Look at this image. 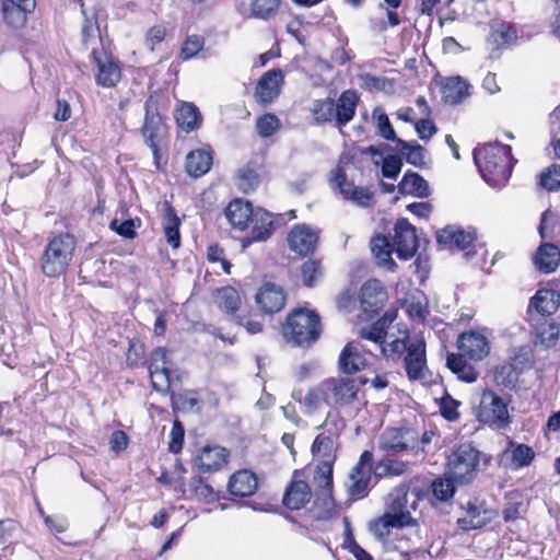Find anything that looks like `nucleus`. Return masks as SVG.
<instances>
[{
    "instance_id": "nucleus-1",
    "label": "nucleus",
    "mask_w": 560,
    "mask_h": 560,
    "mask_svg": "<svg viewBox=\"0 0 560 560\" xmlns=\"http://www.w3.org/2000/svg\"><path fill=\"white\" fill-rule=\"evenodd\" d=\"M171 352L163 348H155L148 363L144 345L131 341L127 352V364L132 368H142L148 365L151 383L155 390L170 393L171 407L175 412V393L172 389V360Z\"/></svg>"
},
{
    "instance_id": "nucleus-34",
    "label": "nucleus",
    "mask_w": 560,
    "mask_h": 560,
    "mask_svg": "<svg viewBox=\"0 0 560 560\" xmlns=\"http://www.w3.org/2000/svg\"><path fill=\"white\" fill-rule=\"evenodd\" d=\"M201 122L202 116L195 104L177 102V127L186 132H190L198 129Z\"/></svg>"
},
{
    "instance_id": "nucleus-38",
    "label": "nucleus",
    "mask_w": 560,
    "mask_h": 560,
    "mask_svg": "<svg viewBox=\"0 0 560 560\" xmlns=\"http://www.w3.org/2000/svg\"><path fill=\"white\" fill-rule=\"evenodd\" d=\"M468 83L460 77L448 78L442 88V98L451 105L459 104L468 96Z\"/></svg>"
},
{
    "instance_id": "nucleus-37",
    "label": "nucleus",
    "mask_w": 560,
    "mask_h": 560,
    "mask_svg": "<svg viewBox=\"0 0 560 560\" xmlns=\"http://www.w3.org/2000/svg\"><path fill=\"white\" fill-rule=\"evenodd\" d=\"M534 262L538 270L549 273L560 262V250L553 244H542L535 255Z\"/></svg>"
},
{
    "instance_id": "nucleus-14",
    "label": "nucleus",
    "mask_w": 560,
    "mask_h": 560,
    "mask_svg": "<svg viewBox=\"0 0 560 560\" xmlns=\"http://www.w3.org/2000/svg\"><path fill=\"white\" fill-rule=\"evenodd\" d=\"M320 230L306 223L292 226L287 235L288 247L299 256L313 254L319 242Z\"/></svg>"
},
{
    "instance_id": "nucleus-59",
    "label": "nucleus",
    "mask_w": 560,
    "mask_h": 560,
    "mask_svg": "<svg viewBox=\"0 0 560 560\" xmlns=\"http://www.w3.org/2000/svg\"><path fill=\"white\" fill-rule=\"evenodd\" d=\"M302 280H316L325 277V269L318 259H308L301 267Z\"/></svg>"
},
{
    "instance_id": "nucleus-47",
    "label": "nucleus",
    "mask_w": 560,
    "mask_h": 560,
    "mask_svg": "<svg viewBox=\"0 0 560 560\" xmlns=\"http://www.w3.org/2000/svg\"><path fill=\"white\" fill-rule=\"evenodd\" d=\"M260 183L259 174L250 166H244L238 170L236 175V185L243 192L254 191Z\"/></svg>"
},
{
    "instance_id": "nucleus-16",
    "label": "nucleus",
    "mask_w": 560,
    "mask_h": 560,
    "mask_svg": "<svg viewBox=\"0 0 560 560\" xmlns=\"http://www.w3.org/2000/svg\"><path fill=\"white\" fill-rule=\"evenodd\" d=\"M465 510L466 516L457 520L458 527L465 532L480 529L491 523L498 515L497 511L478 501H468Z\"/></svg>"
},
{
    "instance_id": "nucleus-12",
    "label": "nucleus",
    "mask_w": 560,
    "mask_h": 560,
    "mask_svg": "<svg viewBox=\"0 0 560 560\" xmlns=\"http://www.w3.org/2000/svg\"><path fill=\"white\" fill-rule=\"evenodd\" d=\"M36 0H0V18L12 32L23 31L35 12Z\"/></svg>"
},
{
    "instance_id": "nucleus-28",
    "label": "nucleus",
    "mask_w": 560,
    "mask_h": 560,
    "mask_svg": "<svg viewBox=\"0 0 560 560\" xmlns=\"http://www.w3.org/2000/svg\"><path fill=\"white\" fill-rule=\"evenodd\" d=\"M229 451L222 446H205L196 458V464L203 472L220 470L228 464Z\"/></svg>"
},
{
    "instance_id": "nucleus-21",
    "label": "nucleus",
    "mask_w": 560,
    "mask_h": 560,
    "mask_svg": "<svg viewBox=\"0 0 560 560\" xmlns=\"http://www.w3.org/2000/svg\"><path fill=\"white\" fill-rule=\"evenodd\" d=\"M213 303L228 315L235 324H242V316L237 313L242 306L241 293L232 285H225L213 292Z\"/></svg>"
},
{
    "instance_id": "nucleus-17",
    "label": "nucleus",
    "mask_w": 560,
    "mask_h": 560,
    "mask_svg": "<svg viewBox=\"0 0 560 560\" xmlns=\"http://www.w3.org/2000/svg\"><path fill=\"white\" fill-rule=\"evenodd\" d=\"M408 487L401 485L394 488L385 501V515L392 516L395 522H399L402 527L412 523L413 518L407 509Z\"/></svg>"
},
{
    "instance_id": "nucleus-32",
    "label": "nucleus",
    "mask_w": 560,
    "mask_h": 560,
    "mask_svg": "<svg viewBox=\"0 0 560 560\" xmlns=\"http://www.w3.org/2000/svg\"><path fill=\"white\" fill-rule=\"evenodd\" d=\"M358 100V94L353 90H347L341 93L337 103H335V119L337 126L342 127L353 118Z\"/></svg>"
},
{
    "instance_id": "nucleus-15",
    "label": "nucleus",
    "mask_w": 560,
    "mask_h": 560,
    "mask_svg": "<svg viewBox=\"0 0 560 560\" xmlns=\"http://www.w3.org/2000/svg\"><path fill=\"white\" fill-rule=\"evenodd\" d=\"M330 184L332 189H338L343 199L358 207H369L373 200V192L365 187L355 186L347 180L345 171L336 167L330 173Z\"/></svg>"
},
{
    "instance_id": "nucleus-40",
    "label": "nucleus",
    "mask_w": 560,
    "mask_h": 560,
    "mask_svg": "<svg viewBox=\"0 0 560 560\" xmlns=\"http://www.w3.org/2000/svg\"><path fill=\"white\" fill-rule=\"evenodd\" d=\"M212 165V156L206 150L191 151L186 159V171L192 177L206 174Z\"/></svg>"
},
{
    "instance_id": "nucleus-33",
    "label": "nucleus",
    "mask_w": 560,
    "mask_h": 560,
    "mask_svg": "<svg viewBox=\"0 0 560 560\" xmlns=\"http://www.w3.org/2000/svg\"><path fill=\"white\" fill-rule=\"evenodd\" d=\"M560 306V293L555 289H540L530 299L529 307L541 315H552Z\"/></svg>"
},
{
    "instance_id": "nucleus-24",
    "label": "nucleus",
    "mask_w": 560,
    "mask_h": 560,
    "mask_svg": "<svg viewBox=\"0 0 560 560\" xmlns=\"http://www.w3.org/2000/svg\"><path fill=\"white\" fill-rule=\"evenodd\" d=\"M457 346L463 357H468L474 361L482 360L490 351L488 339L476 331L460 334Z\"/></svg>"
},
{
    "instance_id": "nucleus-54",
    "label": "nucleus",
    "mask_w": 560,
    "mask_h": 560,
    "mask_svg": "<svg viewBox=\"0 0 560 560\" xmlns=\"http://www.w3.org/2000/svg\"><path fill=\"white\" fill-rule=\"evenodd\" d=\"M559 335L560 328L555 323L541 326L537 332L539 343L545 348L555 347L559 340Z\"/></svg>"
},
{
    "instance_id": "nucleus-7",
    "label": "nucleus",
    "mask_w": 560,
    "mask_h": 560,
    "mask_svg": "<svg viewBox=\"0 0 560 560\" xmlns=\"http://www.w3.org/2000/svg\"><path fill=\"white\" fill-rule=\"evenodd\" d=\"M480 452L470 443L460 444L448 457L450 477L460 483L467 485L477 476Z\"/></svg>"
},
{
    "instance_id": "nucleus-19",
    "label": "nucleus",
    "mask_w": 560,
    "mask_h": 560,
    "mask_svg": "<svg viewBox=\"0 0 560 560\" xmlns=\"http://www.w3.org/2000/svg\"><path fill=\"white\" fill-rule=\"evenodd\" d=\"M283 83V73L280 69H271L265 72L258 80L255 89V100L266 106L271 104L280 94Z\"/></svg>"
},
{
    "instance_id": "nucleus-44",
    "label": "nucleus",
    "mask_w": 560,
    "mask_h": 560,
    "mask_svg": "<svg viewBox=\"0 0 560 560\" xmlns=\"http://www.w3.org/2000/svg\"><path fill=\"white\" fill-rule=\"evenodd\" d=\"M397 148L408 163L419 167L424 165V149L417 142L398 139Z\"/></svg>"
},
{
    "instance_id": "nucleus-36",
    "label": "nucleus",
    "mask_w": 560,
    "mask_h": 560,
    "mask_svg": "<svg viewBox=\"0 0 560 560\" xmlns=\"http://www.w3.org/2000/svg\"><path fill=\"white\" fill-rule=\"evenodd\" d=\"M398 190L402 195H412L424 198L430 195L428 182L415 172H406L398 184Z\"/></svg>"
},
{
    "instance_id": "nucleus-27",
    "label": "nucleus",
    "mask_w": 560,
    "mask_h": 560,
    "mask_svg": "<svg viewBox=\"0 0 560 560\" xmlns=\"http://www.w3.org/2000/svg\"><path fill=\"white\" fill-rule=\"evenodd\" d=\"M249 222L252 231L250 235L243 241L244 247L254 242L266 241L275 231L273 215L264 209H256Z\"/></svg>"
},
{
    "instance_id": "nucleus-22",
    "label": "nucleus",
    "mask_w": 560,
    "mask_h": 560,
    "mask_svg": "<svg viewBox=\"0 0 560 560\" xmlns=\"http://www.w3.org/2000/svg\"><path fill=\"white\" fill-rule=\"evenodd\" d=\"M405 370L409 380H424L427 372L425 342L423 339L412 341L405 357Z\"/></svg>"
},
{
    "instance_id": "nucleus-25",
    "label": "nucleus",
    "mask_w": 560,
    "mask_h": 560,
    "mask_svg": "<svg viewBox=\"0 0 560 560\" xmlns=\"http://www.w3.org/2000/svg\"><path fill=\"white\" fill-rule=\"evenodd\" d=\"M359 299L364 313L376 314L388 300V293L382 282H364Z\"/></svg>"
},
{
    "instance_id": "nucleus-5",
    "label": "nucleus",
    "mask_w": 560,
    "mask_h": 560,
    "mask_svg": "<svg viewBox=\"0 0 560 560\" xmlns=\"http://www.w3.org/2000/svg\"><path fill=\"white\" fill-rule=\"evenodd\" d=\"M77 241L70 233H59L51 237L42 256V270L49 278L62 276L72 259Z\"/></svg>"
},
{
    "instance_id": "nucleus-35",
    "label": "nucleus",
    "mask_w": 560,
    "mask_h": 560,
    "mask_svg": "<svg viewBox=\"0 0 560 560\" xmlns=\"http://www.w3.org/2000/svg\"><path fill=\"white\" fill-rule=\"evenodd\" d=\"M279 5L280 0H250L248 10L240 5L238 11L244 18L267 21L277 14Z\"/></svg>"
},
{
    "instance_id": "nucleus-9",
    "label": "nucleus",
    "mask_w": 560,
    "mask_h": 560,
    "mask_svg": "<svg viewBox=\"0 0 560 560\" xmlns=\"http://www.w3.org/2000/svg\"><path fill=\"white\" fill-rule=\"evenodd\" d=\"M377 447L387 455L419 452V433L411 428H386L378 438Z\"/></svg>"
},
{
    "instance_id": "nucleus-50",
    "label": "nucleus",
    "mask_w": 560,
    "mask_h": 560,
    "mask_svg": "<svg viewBox=\"0 0 560 560\" xmlns=\"http://www.w3.org/2000/svg\"><path fill=\"white\" fill-rule=\"evenodd\" d=\"M399 522H395L392 516L383 514L370 523V532L380 540L389 535L390 528H401Z\"/></svg>"
},
{
    "instance_id": "nucleus-61",
    "label": "nucleus",
    "mask_w": 560,
    "mask_h": 560,
    "mask_svg": "<svg viewBox=\"0 0 560 560\" xmlns=\"http://www.w3.org/2000/svg\"><path fill=\"white\" fill-rule=\"evenodd\" d=\"M402 167V161L397 155H388L383 159L382 174L386 178L395 179Z\"/></svg>"
},
{
    "instance_id": "nucleus-18",
    "label": "nucleus",
    "mask_w": 560,
    "mask_h": 560,
    "mask_svg": "<svg viewBox=\"0 0 560 560\" xmlns=\"http://www.w3.org/2000/svg\"><path fill=\"white\" fill-rule=\"evenodd\" d=\"M285 301V292L275 282H265L255 295V302L264 314L271 315L280 312L284 307Z\"/></svg>"
},
{
    "instance_id": "nucleus-60",
    "label": "nucleus",
    "mask_w": 560,
    "mask_h": 560,
    "mask_svg": "<svg viewBox=\"0 0 560 560\" xmlns=\"http://www.w3.org/2000/svg\"><path fill=\"white\" fill-rule=\"evenodd\" d=\"M109 229L127 240H133L137 236L136 224L132 219L125 220L124 222L114 219L109 223Z\"/></svg>"
},
{
    "instance_id": "nucleus-56",
    "label": "nucleus",
    "mask_w": 560,
    "mask_h": 560,
    "mask_svg": "<svg viewBox=\"0 0 560 560\" xmlns=\"http://www.w3.org/2000/svg\"><path fill=\"white\" fill-rule=\"evenodd\" d=\"M535 452L526 444H517L512 450V463L516 468L528 466L533 462Z\"/></svg>"
},
{
    "instance_id": "nucleus-46",
    "label": "nucleus",
    "mask_w": 560,
    "mask_h": 560,
    "mask_svg": "<svg viewBox=\"0 0 560 560\" xmlns=\"http://www.w3.org/2000/svg\"><path fill=\"white\" fill-rule=\"evenodd\" d=\"M161 213L166 242L175 248V208L172 201L165 200L163 202Z\"/></svg>"
},
{
    "instance_id": "nucleus-29",
    "label": "nucleus",
    "mask_w": 560,
    "mask_h": 560,
    "mask_svg": "<svg viewBox=\"0 0 560 560\" xmlns=\"http://www.w3.org/2000/svg\"><path fill=\"white\" fill-rule=\"evenodd\" d=\"M327 387V382L325 380L317 386L311 388L304 398H302L301 392H293L292 397L304 405L306 413H312L323 404L331 405L330 394Z\"/></svg>"
},
{
    "instance_id": "nucleus-52",
    "label": "nucleus",
    "mask_w": 560,
    "mask_h": 560,
    "mask_svg": "<svg viewBox=\"0 0 560 560\" xmlns=\"http://www.w3.org/2000/svg\"><path fill=\"white\" fill-rule=\"evenodd\" d=\"M453 479H442L438 478L432 482V494L433 497L441 501L446 502L452 499L455 494V486L453 483Z\"/></svg>"
},
{
    "instance_id": "nucleus-13",
    "label": "nucleus",
    "mask_w": 560,
    "mask_h": 560,
    "mask_svg": "<svg viewBox=\"0 0 560 560\" xmlns=\"http://www.w3.org/2000/svg\"><path fill=\"white\" fill-rule=\"evenodd\" d=\"M435 237L440 246L462 250L467 259L476 253L477 235L475 230H465L457 225H447L436 231Z\"/></svg>"
},
{
    "instance_id": "nucleus-45",
    "label": "nucleus",
    "mask_w": 560,
    "mask_h": 560,
    "mask_svg": "<svg viewBox=\"0 0 560 560\" xmlns=\"http://www.w3.org/2000/svg\"><path fill=\"white\" fill-rule=\"evenodd\" d=\"M407 465L404 462L384 458L373 466V472L376 478H383L388 476H400L405 474Z\"/></svg>"
},
{
    "instance_id": "nucleus-41",
    "label": "nucleus",
    "mask_w": 560,
    "mask_h": 560,
    "mask_svg": "<svg viewBox=\"0 0 560 560\" xmlns=\"http://www.w3.org/2000/svg\"><path fill=\"white\" fill-rule=\"evenodd\" d=\"M337 439L326 433H319L312 444L313 455L324 462H335Z\"/></svg>"
},
{
    "instance_id": "nucleus-11",
    "label": "nucleus",
    "mask_w": 560,
    "mask_h": 560,
    "mask_svg": "<svg viewBox=\"0 0 560 560\" xmlns=\"http://www.w3.org/2000/svg\"><path fill=\"white\" fill-rule=\"evenodd\" d=\"M477 418L480 422L498 429H505L511 422L506 404L490 389L481 395Z\"/></svg>"
},
{
    "instance_id": "nucleus-30",
    "label": "nucleus",
    "mask_w": 560,
    "mask_h": 560,
    "mask_svg": "<svg viewBox=\"0 0 560 560\" xmlns=\"http://www.w3.org/2000/svg\"><path fill=\"white\" fill-rule=\"evenodd\" d=\"M254 213L255 210L252 205L242 199L231 201L225 209V217L230 224L241 231H244L248 226Z\"/></svg>"
},
{
    "instance_id": "nucleus-63",
    "label": "nucleus",
    "mask_w": 560,
    "mask_h": 560,
    "mask_svg": "<svg viewBox=\"0 0 560 560\" xmlns=\"http://www.w3.org/2000/svg\"><path fill=\"white\" fill-rule=\"evenodd\" d=\"M380 350L386 358L395 359L396 355H400L405 351H408V346L402 339H395L390 342H386L384 340V343H382Z\"/></svg>"
},
{
    "instance_id": "nucleus-64",
    "label": "nucleus",
    "mask_w": 560,
    "mask_h": 560,
    "mask_svg": "<svg viewBox=\"0 0 560 560\" xmlns=\"http://www.w3.org/2000/svg\"><path fill=\"white\" fill-rule=\"evenodd\" d=\"M459 402L446 395L441 399L440 410L441 415L448 421H455L459 418L457 407Z\"/></svg>"
},
{
    "instance_id": "nucleus-2",
    "label": "nucleus",
    "mask_w": 560,
    "mask_h": 560,
    "mask_svg": "<svg viewBox=\"0 0 560 560\" xmlns=\"http://www.w3.org/2000/svg\"><path fill=\"white\" fill-rule=\"evenodd\" d=\"M404 260L411 258L418 248L416 228L407 219H399L395 224L394 243L384 235H377L371 241V250L378 266L394 270L396 264L392 258L394 252Z\"/></svg>"
},
{
    "instance_id": "nucleus-62",
    "label": "nucleus",
    "mask_w": 560,
    "mask_h": 560,
    "mask_svg": "<svg viewBox=\"0 0 560 560\" xmlns=\"http://www.w3.org/2000/svg\"><path fill=\"white\" fill-rule=\"evenodd\" d=\"M203 47V38L197 35L188 36L185 40L180 56L187 60L195 57Z\"/></svg>"
},
{
    "instance_id": "nucleus-4",
    "label": "nucleus",
    "mask_w": 560,
    "mask_h": 560,
    "mask_svg": "<svg viewBox=\"0 0 560 560\" xmlns=\"http://www.w3.org/2000/svg\"><path fill=\"white\" fill-rule=\"evenodd\" d=\"M322 332L320 317L315 311L295 308L287 317L282 334L288 342L298 347H310Z\"/></svg>"
},
{
    "instance_id": "nucleus-31",
    "label": "nucleus",
    "mask_w": 560,
    "mask_h": 560,
    "mask_svg": "<svg viewBox=\"0 0 560 560\" xmlns=\"http://www.w3.org/2000/svg\"><path fill=\"white\" fill-rule=\"evenodd\" d=\"M258 487L257 477L249 470H240L233 474L229 480V492L234 497H249Z\"/></svg>"
},
{
    "instance_id": "nucleus-48",
    "label": "nucleus",
    "mask_w": 560,
    "mask_h": 560,
    "mask_svg": "<svg viewBox=\"0 0 560 560\" xmlns=\"http://www.w3.org/2000/svg\"><path fill=\"white\" fill-rule=\"evenodd\" d=\"M335 101L332 98L314 101L311 112L318 122L331 121L335 118Z\"/></svg>"
},
{
    "instance_id": "nucleus-43",
    "label": "nucleus",
    "mask_w": 560,
    "mask_h": 560,
    "mask_svg": "<svg viewBox=\"0 0 560 560\" xmlns=\"http://www.w3.org/2000/svg\"><path fill=\"white\" fill-rule=\"evenodd\" d=\"M521 372L516 370L514 364L506 363L498 366L494 372V382L498 386L508 389H514L518 382Z\"/></svg>"
},
{
    "instance_id": "nucleus-6",
    "label": "nucleus",
    "mask_w": 560,
    "mask_h": 560,
    "mask_svg": "<svg viewBox=\"0 0 560 560\" xmlns=\"http://www.w3.org/2000/svg\"><path fill=\"white\" fill-rule=\"evenodd\" d=\"M160 96L151 94L144 103V120L141 127V135L145 143L153 152L154 159H159L160 145L167 137V127L159 112Z\"/></svg>"
},
{
    "instance_id": "nucleus-49",
    "label": "nucleus",
    "mask_w": 560,
    "mask_h": 560,
    "mask_svg": "<svg viewBox=\"0 0 560 560\" xmlns=\"http://www.w3.org/2000/svg\"><path fill=\"white\" fill-rule=\"evenodd\" d=\"M345 428L343 420L338 409H330L325 418V421L317 427V430H324L323 433L338 438Z\"/></svg>"
},
{
    "instance_id": "nucleus-3",
    "label": "nucleus",
    "mask_w": 560,
    "mask_h": 560,
    "mask_svg": "<svg viewBox=\"0 0 560 560\" xmlns=\"http://www.w3.org/2000/svg\"><path fill=\"white\" fill-rule=\"evenodd\" d=\"M474 160L482 178L492 187L505 185L516 163L511 155V147L488 143L474 150Z\"/></svg>"
},
{
    "instance_id": "nucleus-55",
    "label": "nucleus",
    "mask_w": 560,
    "mask_h": 560,
    "mask_svg": "<svg viewBox=\"0 0 560 560\" xmlns=\"http://www.w3.org/2000/svg\"><path fill=\"white\" fill-rule=\"evenodd\" d=\"M280 127L279 118L273 114H265L256 122L257 132L262 138L272 136Z\"/></svg>"
},
{
    "instance_id": "nucleus-8",
    "label": "nucleus",
    "mask_w": 560,
    "mask_h": 560,
    "mask_svg": "<svg viewBox=\"0 0 560 560\" xmlns=\"http://www.w3.org/2000/svg\"><path fill=\"white\" fill-rule=\"evenodd\" d=\"M90 61L96 68L95 82L98 86L113 89L121 81V61L103 45L100 48L92 49Z\"/></svg>"
},
{
    "instance_id": "nucleus-10",
    "label": "nucleus",
    "mask_w": 560,
    "mask_h": 560,
    "mask_svg": "<svg viewBox=\"0 0 560 560\" xmlns=\"http://www.w3.org/2000/svg\"><path fill=\"white\" fill-rule=\"evenodd\" d=\"M373 475V453L364 451L346 481L348 495L353 499L365 498L370 491Z\"/></svg>"
},
{
    "instance_id": "nucleus-39",
    "label": "nucleus",
    "mask_w": 560,
    "mask_h": 560,
    "mask_svg": "<svg viewBox=\"0 0 560 560\" xmlns=\"http://www.w3.org/2000/svg\"><path fill=\"white\" fill-rule=\"evenodd\" d=\"M446 366L457 375L458 380L466 383L477 381L478 373L475 368L468 364L462 354L448 353L446 357Z\"/></svg>"
},
{
    "instance_id": "nucleus-42",
    "label": "nucleus",
    "mask_w": 560,
    "mask_h": 560,
    "mask_svg": "<svg viewBox=\"0 0 560 560\" xmlns=\"http://www.w3.org/2000/svg\"><path fill=\"white\" fill-rule=\"evenodd\" d=\"M402 305L407 307V312L413 318L424 319L428 315V299L420 290L407 293L402 300Z\"/></svg>"
},
{
    "instance_id": "nucleus-26",
    "label": "nucleus",
    "mask_w": 560,
    "mask_h": 560,
    "mask_svg": "<svg viewBox=\"0 0 560 560\" xmlns=\"http://www.w3.org/2000/svg\"><path fill=\"white\" fill-rule=\"evenodd\" d=\"M365 351L360 341L348 342L342 349L338 366L343 374H353L364 369L368 364L363 352Z\"/></svg>"
},
{
    "instance_id": "nucleus-58",
    "label": "nucleus",
    "mask_w": 560,
    "mask_h": 560,
    "mask_svg": "<svg viewBox=\"0 0 560 560\" xmlns=\"http://www.w3.org/2000/svg\"><path fill=\"white\" fill-rule=\"evenodd\" d=\"M332 465L334 462H324L316 466L314 480L320 488L329 489L332 486Z\"/></svg>"
},
{
    "instance_id": "nucleus-20",
    "label": "nucleus",
    "mask_w": 560,
    "mask_h": 560,
    "mask_svg": "<svg viewBox=\"0 0 560 560\" xmlns=\"http://www.w3.org/2000/svg\"><path fill=\"white\" fill-rule=\"evenodd\" d=\"M302 472L295 470L291 482L287 486L282 503L291 510L296 511L303 509L312 499V490L308 483L300 477Z\"/></svg>"
},
{
    "instance_id": "nucleus-57",
    "label": "nucleus",
    "mask_w": 560,
    "mask_h": 560,
    "mask_svg": "<svg viewBox=\"0 0 560 560\" xmlns=\"http://www.w3.org/2000/svg\"><path fill=\"white\" fill-rule=\"evenodd\" d=\"M201 400L196 392H185L177 395V410L198 412L201 409Z\"/></svg>"
},
{
    "instance_id": "nucleus-23",
    "label": "nucleus",
    "mask_w": 560,
    "mask_h": 560,
    "mask_svg": "<svg viewBox=\"0 0 560 560\" xmlns=\"http://www.w3.org/2000/svg\"><path fill=\"white\" fill-rule=\"evenodd\" d=\"M326 382L332 405L343 407L352 404L357 399L359 386L353 378L332 377L326 380Z\"/></svg>"
},
{
    "instance_id": "nucleus-53",
    "label": "nucleus",
    "mask_w": 560,
    "mask_h": 560,
    "mask_svg": "<svg viewBox=\"0 0 560 560\" xmlns=\"http://www.w3.org/2000/svg\"><path fill=\"white\" fill-rule=\"evenodd\" d=\"M539 185L547 190L560 189V165L552 164L539 176Z\"/></svg>"
},
{
    "instance_id": "nucleus-51",
    "label": "nucleus",
    "mask_w": 560,
    "mask_h": 560,
    "mask_svg": "<svg viewBox=\"0 0 560 560\" xmlns=\"http://www.w3.org/2000/svg\"><path fill=\"white\" fill-rule=\"evenodd\" d=\"M96 38L102 39L100 25L96 19H91L86 14L83 19L82 28H81V42L84 48L86 49L92 42Z\"/></svg>"
}]
</instances>
